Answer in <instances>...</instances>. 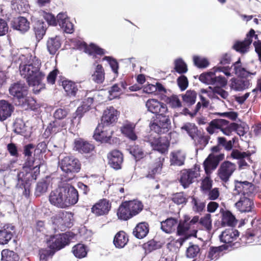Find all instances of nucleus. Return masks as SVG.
<instances>
[{
	"instance_id": "obj_1",
	"label": "nucleus",
	"mask_w": 261,
	"mask_h": 261,
	"mask_svg": "<svg viewBox=\"0 0 261 261\" xmlns=\"http://www.w3.org/2000/svg\"><path fill=\"white\" fill-rule=\"evenodd\" d=\"M166 113H162L155 116L150 123L151 130L156 134H150L144 137V142L148 143L152 148L163 154L167 151L169 146V141L166 137H161L160 134L168 132L171 127V120Z\"/></svg>"
},
{
	"instance_id": "obj_2",
	"label": "nucleus",
	"mask_w": 261,
	"mask_h": 261,
	"mask_svg": "<svg viewBox=\"0 0 261 261\" xmlns=\"http://www.w3.org/2000/svg\"><path fill=\"white\" fill-rule=\"evenodd\" d=\"M41 62L36 57L30 60L28 64H20V73L26 79L30 86L34 87V93H38L45 87L42 81L45 78V74L40 70Z\"/></svg>"
},
{
	"instance_id": "obj_3",
	"label": "nucleus",
	"mask_w": 261,
	"mask_h": 261,
	"mask_svg": "<svg viewBox=\"0 0 261 261\" xmlns=\"http://www.w3.org/2000/svg\"><path fill=\"white\" fill-rule=\"evenodd\" d=\"M118 119V111L110 107L104 111L101 122L96 128L93 138L101 143H111L110 140L114 130L112 126Z\"/></svg>"
},
{
	"instance_id": "obj_4",
	"label": "nucleus",
	"mask_w": 261,
	"mask_h": 261,
	"mask_svg": "<svg viewBox=\"0 0 261 261\" xmlns=\"http://www.w3.org/2000/svg\"><path fill=\"white\" fill-rule=\"evenodd\" d=\"M258 39L257 35L255 34V31L251 29L246 35V38L243 41H237L234 43L232 48L241 54H245L249 50L250 45L252 42V39ZM255 51L258 55V60L261 62V41L257 40V41L253 42Z\"/></svg>"
},
{
	"instance_id": "obj_5",
	"label": "nucleus",
	"mask_w": 261,
	"mask_h": 261,
	"mask_svg": "<svg viewBox=\"0 0 261 261\" xmlns=\"http://www.w3.org/2000/svg\"><path fill=\"white\" fill-rule=\"evenodd\" d=\"M65 207L74 205L79 200V193L71 184L62 182L58 187Z\"/></svg>"
},
{
	"instance_id": "obj_6",
	"label": "nucleus",
	"mask_w": 261,
	"mask_h": 261,
	"mask_svg": "<svg viewBox=\"0 0 261 261\" xmlns=\"http://www.w3.org/2000/svg\"><path fill=\"white\" fill-rule=\"evenodd\" d=\"M81 165L79 160L73 156H66L59 162L62 171L68 176L66 179L68 180L72 179L74 174L80 171Z\"/></svg>"
},
{
	"instance_id": "obj_7",
	"label": "nucleus",
	"mask_w": 261,
	"mask_h": 261,
	"mask_svg": "<svg viewBox=\"0 0 261 261\" xmlns=\"http://www.w3.org/2000/svg\"><path fill=\"white\" fill-rule=\"evenodd\" d=\"M72 238V234L70 232L50 235L46 238V243L48 247L55 253L69 244Z\"/></svg>"
},
{
	"instance_id": "obj_8",
	"label": "nucleus",
	"mask_w": 261,
	"mask_h": 261,
	"mask_svg": "<svg viewBox=\"0 0 261 261\" xmlns=\"http://www.w3.org/2000/svg\"><path fill=\"white\" fill-rule=\"evenodd\" d=\"M236 123H229V121L223 119H215L212 120L206 127L207 132L211 135L215 133L216 129H220L223 134L226 136H230L234 131Z\"/></svg>"
},
{
	"instance_id": "obj_9",
	"label": "nucleus",
	"mask_w": 261,
	"mask_h": 261,
	"mask_svg": "<svg viewBox=\"0 0 261 261\" xmlns=\"http://www.w3.org/2000/svg\"><path fill=\"white\" fill-rule=\"evenodd\" d=\"M28 86L24 82H18L12 84L9 91L10 94L17 99L19 102L23 100L24 96L28 95Z\"/></svg>"
},
{
	"instance_id": "obj_10",
	"label": "nucleus",
	"mask_w": 261,
	"mask_h": 261,
	"mask_svg": "<svg viewBox=\"0 0 261 261\" xmlns=\"http://www.w3.org/2000/svg\"><path fill=\"white\" fill-rule=\"evenodd\" d=\"M236 169L234 164L229 161H225L221 164L218 170L219 178L225 182H227Z\"/></svg>"
},
{
	"instance_id": "obj_11",
	"label": "nucleus",
	"mask_w": 261,
	"mask_h": 261,
	"mask_svg": "<svg viewBox=\"0 0 261 261\" xmlns=\"http://www.w3.org/2000/svg\"><path fill=\"white\" fill-rule=\"evenodd\" d=\"M254 191V186L248 181H235L234 194H241V196H250Z\"/></svg>"
},
{
	"instance_id": "obj_12",
	"label": "nucleus",
	"mask_w": 261,
	"mask_h": 261,
	"mask_svg": "<svg viewBox=\"0 0 261 261\" xmlns=\"http://www.w3.org/2000/svg\"><path fill=\"white\" fill-rule=\"evenodd\" d=\"M224 158V155L222 153H220L217 155L210 154L203 163L206 174H210L213 170L216 169L219 162L223 160Z\"/></svg>"
},
{
	"instance_id": "obj_13",
	"label": "nucleus",
	"mask_w": 261,
	"mask_h": 261,
	"mask_svg": "<svg viewBox=\"0 0 261 261\" xmlns=\"http://www.w3.org/2000/svg\"><path fill=\"white\" fill-rule=\"evenodd\" d=\"M239 232L236 229L231 227L228 229H225L222 231L221 234L219 236V239L221 242L224 243L226 245L232 247L235 243H231L236 241L239 236Z\"/></svg>"
},
{
	"instance_id": "obj_14",
	"label": "nucleus",
	"mask_w": 261,
	"mask_h": 261,
	"mask_svg": "<svg viewBox=\"0 0 261 261\" xmlns=\"http://www.w3.org/2000/svg\"><path fill=\"white\" fill-rule=\"evenodd\" d=\"M63 128L64 129L67 128V122L55 120L49 123L43 134V137L45 138H48L51 135L56 134L60 132Z\"/></svg>"
},
{
	"instance_id": "obj_15",
	"label": "nucleus",
	"mask_w": 261,
	"mask_h": 261,
	"mask_svg": "<svg viewBox=\"0 0 261 261\" xmlns=\"http://www.w3.org/2000/svg\"><path fill=\"white\" fill-rule=\"evenodd\" d=\"M146 107L148 111L155 114V116L168 111L166 104L155 99H148L146 102Z\"/></svg>"
},
{
	"instance_id": "obj_16",
	"label": "nucleus",
	"mask_w": 261,
	"mask_h": 261,
	"mask_svg": "<svg viewBox=\"0 0 261 261\" xmlns=\"http://www.w3.org/2000/svg\"><path fill=\"white\" fill-rule=\"evenodd\" d=\"M111 207L109 200L102 199L99 200L92 207V212L97 216L105 215L108 214Z\"/></svg>"
},
{
	"instance_id": "obj_17",
	"label": "nucleus",
	"mask_w": 261,
	"mask_h": 261,
	"mask_svg": "<svg viewBox=\"0 0 261 261\" xmlns=\"http://www.w3.org/2000/svg\"><path fill=\"white\" fill-rule=\"evenodd\" d=\"M82 109L81 108H77L75 112L73 114L72 118L69 120L67 119L64 121L67 122V128L71 133L80 128L81 120L84 114Z\"/></svg>"
},
{
	"instance_id": "obj_18",
	"label": "nucleus",
	"mask_w": 261,
	"mask_h": 261,
	"mask_svg": "<svg viewBox=\"0 0 261 261\" xmlns=\"http://www.w3.org/2000/svg\"><path fill=\"white\" fill-rule=\"evenodd\" d=\"M197 177V173L192 169H185L180 172L179 182L184 189H186L194 182Z\"/></svg>"
},
{
	"instance_id": "obj_19",
	"label": "nucleus",
	"mask_w": 261,
	"mask_h": 261,
	"mask_svg": "<svg viewBox=\"0 0 261 261\" xmlns=\"http://www.w3.org/2000/svg\"><path fill=\"white\" fill-rule=\"evenodd\" d=\"M109 164L115 170L121 169L123 156L122 153L118 150H114L108 154Z\"/></svg>"
},
{
	"instance_id": "obj_20",
	"label": "nucleus",
	"mask_w": 261,
	"mask_h": 261,
	"mask_svg": "<svg viewBox=\"0 0 261 261\" xmlns=\"http://www.w3.org/2000/svg\"><path fill=\"white\" fill-rule=\"evenodd\" d=\"M14 233V226L8 224L0 227V244L5 245L12 239Z\"/></svg>"
},
{
	"instance_id": "obj_21",
	"label": "nucleus",
	"mask_w": 261,
	"mask_h": 261,
	"mask_svg": "<svg viewBox=\"0 0 261 261\" xmlns=\"http://www.w3.org/2000/svg\"><path fill=\"white\" fill-rule=\"evenodd\" d=\"M57 18L58 24L65 33L71 34L73 32V24L70 22L66 13H60L57 16Z\"/></svg>"
},
{
	"instance_id": "obj_22",
	"label": "nucleus",
	"mask_w": 261,
	"mask_h": 261,
	"mask_svg": "<svg viewBox=\"0 0 261 261\" xmlns=\"http://www.w3.org/2000/svg\"><path fill=\"white\" fill-rule=\"evenodd\" d=\"M11 27L23 34L27 32L30 28V22L24 17L14 18L11 21Z\"/></svg>"
},
{
	"instance_id": "obj_23",
	"label": "nucleus",
	"mask_w": 261,
	"mask_h": 261,
	"mask_svg": "<svg viewBox=\"0 0 261 261\" xmlns=\"http://www.w3.org/2000/svg\"><path fill=\"white\" fill-rule=\"evenodd\" d=\"M74 148L81 153H89L94 149L93 144L82 139H78L74 140Z\"/></svg>"
},
{
	"instance_id": "obj_24",
	"label": "nucleus",
	"mask_w": 261,
	"mask_h": 261,
	"mask_svg": "<svg viewBox=\"0 0 261 261\" xmlns=\"http://www.w3.org/2000/svg\"><path fill=\"white\" fill-rule=\"evenodd\" d=\"M23 173H18L17 176V183L16 187L21 189H23V195L26 197H28L30 194L31 181L28 179V176L26 178H23Z\"/></svg>"
},
{
	"instance_id": "obj_25",
	"label": "nucleus",
	"mask_w": 261,
	"mask_h": 261,
	"mask_svg": "<svg viewBox=\"0 0 261 261\" xmlns=\"http://www.w3.org/2000/svg\"><path fill=\"white\" fill-rule=\"evenodd\" d=\"M250 196H241L239 200L236 203V207L242 213L250 212L253 205Z\"/></svg>"
},
{
	"instance_id": "obj_26",
	"label": "nucleus",
	"mask_w": 261,
	"mask_h": 261,
	"mask_svg": "<svg viewBox=\"0 0 261 261\" xmlns=\"http://www.w3.org/2000/svg\"><path fill=\"white\" fill-rule=\"evenodd\" d=\"M250 154L247 152H241L238 150H233L231 153V156L234 159L239 160L238 164L240 169H244L248 166L247 163L244 160H250Z\"/></svg>"
},
{
	"instance_id": "obj_27",
	"label": "nucleus",
	"mask_w": 261,
	"mask_h": 261,
	"mask_svg": "<svg viewBox=\"0 0 261 261\" xmlns=\"http://www.w3.org/2000/svg\"><path fill=\"white\" fill-rule=\"evenodd\" d=\"M186 157L185 152L177 150L170 154V165L174 166H181L184 165Z\"/></svg>"
},
{
	"instance_id": "obj_28",
	"label": "nucleus",
	"mask_w": 261,
	"mask_h": 261,
	"mask_svg": "<svg viewBox=\"0 0 261 261\" xmlns=\"http://www.w3.org/2000/svg\"><path fill=\"white\" fill-rule=\"evenodd\" d=\"M34 148L35 146L31 143L25 145L23 147V154L26 158L24 165L27 167L31 168L36 162V161L32 156V153Z\"/></svg>"
},
{
	"instance_id": "obj_29",
	"label": "nucleus",
	"mask_w": 261,
	"mask_h": 261,
	"mask_svg": "<svg viewBox=\"0 0 261 261\" xmlns=\"http://www.w3.org/2000/svg\"><path fill=\"white\" fill-rule=\"evenodd\" d=\"M13 111V107L5 100L0 101V120L4 121L10 117Z\"/></svg>"
},
{
	"instance_id": "obj_30",
	"label": "nucleus",
	"mask_w": 261,
	"mask_h": 261,
	"mask_svg": "<svg viewBox=\"0 0 261 261\" xmlns=\"http://www.w3.org/2000/svg\"><path fill=\"white\" fill-rule=\"evenodd\" d=\"M58 188L52 191L49 196V201L54 206L60 208H65L64 202L61 199Z\"/></svg>"
},
{
	"instance_id": "obj_31",
	"label": "nucleus",
	"mask_w": 261,
	"mask_h": 261,
	"mask_svg": "<svg viewBox=\"0 0 261 261\" xmlns=\"http://www.w3.org/2000/svg\"><path fill=\"white\" fill-rule=\"evenodd\" d=\"M177 223V219L169 218L161 223V228L166 233H170L176 229Z\"/></svg>"
},
{
	"instance_id": "obj_32",
	"label": "nucleus",
	"mask_w": 261,
	"mask_h": 261,
	"mask_svg": "<svg viewBox=\"0 0 261 261\" xmlns=\"http://www.w3.org/2000/svg\"><path fill=\"white\" fill-rule=\"evenodd\" d=\"M17 105L25 110L35 111L38 108L35 99L32 97L27 96H24L23 100H21Z\"/></svg>"
},
{
	"instance_id": "obj_33",
	"label": "nucleus",
	"mask_w": 261,
	"mask_h": 261,
	"mask_svg": "<svg viewBox=\"0 0 261 261\" xmlns=\"http://www.w3.org/2000/svg\"><path fill=\"white\" fill-rule=\"evenodd\" d=\"M240 64L241 61L239 59L233 65V70L237 76L244 79V78H247L251 75L256 74V72H251L247 70L245 68L242 67Z\"/></svg>"
},
{
	"instance_id": "obj_34",
	"label": "nucleus",
	"mask_w": 261,
	"mask_h": 261,
	"mask_svg": "<svg viewBox=\"0 0 261 261\" xmlns=\"http://www.w3.org/2000/svg\"><path fill=\"white\" fill-rule=\"evenodd\" d=\"M135 125L132 123H126L121 127L122 133L132 141H135L137 136L135 133Z\"/></svg>"
},
{
	"instance_id": "obj_35",
	"label": "nucleus",
	"mask_w": 261,
	"mask_h": 261,
	"mask_svg": "<svg viewBox=\"0 0 261 261\" xmlns=\"http://www.w3.org/2000/svg\"><path fill=\"white\" fill-rule=\"evenodd\" d=\"M149 232L148 225L147 223H139L133 231L134 235L138 239H141L145 237Z\"/></svg>"
},
{
	"instance_id": "obj_36",
	"label": "nucleus",
	"mask_w": 261,
	"mask_h": 261,
	"mask_svg": "<svg viewBox=\"0 0 261 261\" xmlns=\"http://www.w3.org/2000/svg\"><path fill=\"white\" fill-rule=\"evenodd\" d=\"M250 83L248 80L243 79H232L231 87L236 91H243L249 87Z\"/></svg>"
},
{
	"instance_id": "obj_37",
	"label": "nucleus",
	"mask_w": 261,
	"mask_h": 261,
	"mask_svg": "<svg viewBox=\"0 0 261 261\" xmlns=\"http://www.w3.org/2000/svg\"><path fill=\"white\" fill-rule=\"evenodd\" d=\"M228 249V245H222L218 247L211 246L208 251L207 257L210 260L217 259L219 253L223 250Z\"/></svg>"
},
{
	"instance_id": "obj_38",
	"label": "nucleus",
	"mask_w": 261,
	"mask_h": 261,
	"mask_svg": "<svg viewBox=\"0 0 261 261\" xmlns=\"http://www.w3.org/2000/svg\"><path fill=\"white\" fill-rule=\"evenodd\" d=\"M61 41L59 37L50 38L47 42V48L51 55H55L61 46Z\"/></svg>"
},
{
	"instance_id": "obj_39",
	"label": "nucleus",
	"mask_w": 261,
	"mask_h": 261,
	"mask_svg": "<svg viewBox=\"0 0 261 261\" xmlns=\"http://www.w3.org/2000/svg\"><path fill=\"white\" fill-rule=\"evenodd\" d=\"M124 205H127L133 216L138 215L141 212L143 207L142 202L137 200L125 201Z\"/></svg>"
},
{
	"instance_id": "obj_40",
	"label": "nucleus",
	"mask_w": 261,
	"mask_h": 261,
	"mask_svg": "<svg viewBox=\"0 0 261 261\" xmlns=\"http://www.w3.org/2000/svg\"><path fill=\"white\" fill-rule=\"evenodd\" d=\"M47 29V24L45 22L42 20H38L34 25V31L37 39L38 40L42 39L45 34Z\"/></svg>"
},
{
	"instance_id": "obj_41",
	"label": "nucleus",
	"mask_w": 261,
	"mask_h": 261,
	"mask_svg": "<svg viewBox=\"0 0 261 261\" xmlns=\"http://www.w3.org/2000/svg\"><path fill=\"white\" fill-rule=\"evenodd\" d=\"M128 239L123 231L118 232L115 236L113 243L116 248H122L127 244Z\"/></svg>"
},
{
	"instance_id": "obj_42",
	"label": "nucleus",
	"mask_w": 261,
	"mask_h": 261,
	"mask_svg": "<svg viewBox=\"0 0 261 261\" xmlns=\"http://www.w3.org/2000/svg\"><path fill=\"white\" fill-rule=\"evenodd\" d=\"M221 224L223 226H229L231 227L237 224V220L229 211H225L222 214Z\"/></svg>"
},
{
	"instance_id": "obj_43",
	"label": "nucleus",
	"mask_w": 261,
	"mask_h": 261,
	"mask_svg": "<svg viewBox=\"0 0 261 261\" xmlns=\"http://www.w3.org/2000/svg\"><path fill=\"white\" fill-rule=\"evenodd\" d=\"M190 218L186 216L184 220H180L178 225H177V234L178 236L185 235L190 227L189 221Z\"/></svg>"
},
{
	"instance_id": "obj_44",
	"label": "nucleus",
	"mask_w": 261,
	"mask_h": 261,
	"mask_svg": "<svg viewBox=\"0 0 261 261\" xmlns=\"http://www.w3.org/2000/svg\"><path fill=\"white\" fill-rule=\"evenodd\" d=\"M125 202H123L119 207L117 211V216L119 219L127 220L133 217L127 205H124Z\"/></svg>"
},
{
	"instance_id": "obj_45",
	"label": "nucleus",
	"mask_w": 261,
	"mask_h": 261,
	"mask_svg": "<svg viewBox=\"0 0 261 261\" xmlns=\"http://www.w3.org/2000/svg\"><path fill=\"white\" fill-rule=\"evenodd\" d=\"M163 165V161H161V159L155 162L150 167L148 173L146 177L151 179H154L155 175L160 173Z\"/></svg>"
},
{
	"instance_id": "obj_46",
	"label": "nucleus",
	"mask_w": 261,
	"mask_h": 261,
	"mask_svg": "<svg viewBox=\"0 0 261 261\" xmlns=\"http://www.w3.org/2000/svg\"><path fill=\"white\" fill-rule=\"evenodd\" d=\"M36 165L32 166L30 168L31 170L30 172H19V173H23V178H26L28 176V179L30 181L32 180H36L38 175L40 174V168L41 165V162H35Z\"/></svg>"
},
{
	"instance_id": "obj_47",
	"label": "nucleus",
	"mask_w": 261,
	"mask_h": 261,
	"mask_svg": "<svg viewBox=\"0 0 261 261\" xmlns=\"http://www.w3.org/2000/svg\"><path fill=\"white\" fill-rule=\"evenodd\" d=\"M64 89L69 96H76L77 91V85L71 81L65 80L62 82Z\"/></svg>"
},
{
	"instance_id": "obj_48",
	"label": "nucleus",
	"mask_w": 261,
	"mask_h": 261,
	"mask_svg": "<svg viewBox=\"0 0 261 261\" xmlns=\"http://www.w3.org/2000/svg\"><path fill=\"white\" fill-rule=\"evenodd\" d=\"M53 228L55 231H64L67 227L63 218L60 215H56L52 218Z\"/></svg>"
},
{
	"instance_id": "obj_49",
	"label": "nucleus",
	"mask_w": 261,
	"mask_h": 261,
	"mask_svg": "<svg viewBox=\"0 0 261 261\" xmlns=\"http://www.w3.org/2000/svg\"><path fill=\"white\" fill-rule=\"evenodd\" d=\"M183 101L188 106L195 103L197 97V93L193 90H188L185 94L181 95Z\"/></svg>"
},
{
	"instance_id": "obj_50",
	"label": "nucleus",
	"mask_w": 261,
	"mask_h": 261,
	"mask_svg": "<svg viewBox=\"0 0 261 261\" xmlns=\"http://www.w3.org/2000/svg\"><path fill=\"white\" fill-rule=\"evenodd\" d=\"M72 251L74 255L78 258H82L86 256L87 250L85 245L77 244L72 248Z\"/></svg>"
},
{
	"instance_id": "obj_51",
	"label": "nucleus",
	"mask_w": 261,
	"mask_h": 261,
	"mask_svg": "<svg viewBox=\"0 0 261 261\" xmlns=\"http://www.w3.org/2000/svg\"><path fill=\"white\" fill-rule=\"evenodd\" d=\"M1 261H18V255L14 251L4 249L1 252Z\"/></svg>"
},
{
	"instance_id": "obj_52",
	"label": "nucleus",
	"mask_w": 261,
	"mask_h": 261,
	"mask_svg": "<svg viewBox=\"0 0 261 261\" xmlns=\"http://www.w3.org/2000/svg\"><path fill=\"white\" fill-rule=\"evenodd\" d=\"M92 80L97 84H101L105 79L104 72L102 66L97 65L94 73L92 75Z\"/></svg>"
},
{
	"instance_id": "obj_53",
	"label": "nucleus",
	"mask_w": 261,
	"mask_h": 261,
	"mask_svg": "<svg viewBox=\"0 0 261 261\" xmlns=\"http://www.w3.org/2000/svg\"><path fill=\"white\" fill-rule=\"evenodd\" d=\"M48 185L49 182L45 179H42L39 181L36 185L35 195L36 196H40L46 193L48 189Z\"/></svg>"
},
{
	"instance_id": "obj_54",
	"label": "nucleus",
	"mask_w": 261,
	"mask_h": 261,
	"mask_svg": "<svg viewBox=\"0 0 261 261\" xmlns=\"http://www.w3.org/2000/svg\"><path fill=\"white\" fill-rule=\"evenodd\" d=\"M174 66V69L179 74L185 73L188 71L187 65L181 58H178L175 60Z\"/></svg>"
},
{
	"instance_id": "obj_55",
	"label": "nucleus",
	"mask_w": 261,
	"mask_h": 261,
	"mask_svg": "<svg viewBox=\"0 0 261 261\" xmlns=\"http://www.w3.org/2000/svg\"><path fill=\"white\" fill-rule=\"evenodd\" d=\"M200 250V248L197 245L190 243V246L186 250V256L188 258H194L199 254Z\"/></svg>"
},
{
	"instance_id": "obj_56",
	"label": "nucleus",
	"mask_w": 261,
	"mask_h": 261,
	"mask_svg": "<svg viewBox=\"0 0 261 261\" xmlns=\"http://www.w3.org/2000/svg\"><path fill=\"white\" fill-rule=\"evenodd\" d=\"M181 129L185 130L192 139H194L197 132V128L193 123H185L181 127Z\"/></svg>"
},
{
	"instance_id": "obj_57",
	"label": "nucleus",
	"mask_w": 261,
	"mask_h": 261,
	"mask_svg": "<svg viewBox=\"0 0 261 261\" xmlns=\"http://www.w3.org/2000/svg\"><path fill=\"white\" fill-rule=\"evenodd\" d=\"M40 15L43 16L44 19L46 21V24L57 25L58 24L57 18H56L54 15L52 14L45 12L44 11H41L40 12Z\"/></svg>"
},
{
	"instance_id": "obj_58",
	"label": "nucleus",
	"mask_w": 261,
	"mask_h": 261,
	"mask_svg": "<svg viewBox=\"0 0 261 261\" xmlns=\"http://www.w3.org/2000/svg\"><path fill=\"white\" fill-rule=\"evenodd\" d=\"M234 141V138L227 141L224 137H219L218 138V145L224 147L226 150H231L232 149Z\"/></svg>"
},
{
	"instance_id": "obj_59",
	"label": "nucleus",
	"mask_w": 261,
	"mask_h": 261,
	"mask_svg": "<svg viewBox=\"0 0 261 261\" xmlns=\"http://www.w3.org/2000/svg\"><path fill=\"white\" fill-rule=\"evenodd\" d=\"M214 72H210L207 73H202L199 76V80L207 85H213L214 84L213 77Z\"/></svg>"
},
{
	"instance_id": "obj_60",
	"label": "nucleus",
	"mask_w": 261,
	"mask_h": 261,
	"mask_svg": "<svg viewBox=\"0 0 261 261\" xmlns=\"http://www.w3.org/2000/svg\"><path fill=\"white\" fill-rule=\"evenodd\" d=\"M69 111L65 108H58L55 110L53 116L55 120L60 121L66 117L68 114Z\"/></svg>"
},
{
	"instance_id": "obj_61",
	"label": "nucleus",
	"mask_w": 261,
	"mask_h": 261,
	"mask_svg": "<svg viewBox=\"0 0 261 261\" xmlns=\"http://www.w3.org/2000/svg\"><path fill=\"white\" fill-rule=\"evenodd\" d=\"M55 251L50 249H41L39 251L40 261H47L55 254Z\"/></svg>"
},
{
	"instance_id": "obj_62",
	"label": "nucleus",
	"mask_w": 261,
	"mask_h": 261,
	"mask_svg": "<svg viewBox=\"0 0 261 261\" xmlns=\"http://www.w3.org/2000/svg\"><path fill=\"white\" fill-rule=\"evenodd\" d=\"M172 201L178 205L186 204L187 202V198L184 192L176 193L173 195Z\"/></svg>"
},
{
	"instance_id": "obj_63",
	"label": "nucleus",
	"mask_w": 261,
	"mask_h": 261,
	"mask_svg": "<svg viewBox=\"0 0 261 261\" xmlns=\"http://www.w3.org/2000/svg\"><path fill=\"white\" fill-rule=\"evenodd\" d=\"M193 62L195 66L200 68H205L208 65V62L206 59L199 56H194Z\"/></svg>"
},
{
	"instance_id": "obj_64",
	"label": "nucleus",
	"mask_w": 261,
	"mask_h": 261,
	"mask_svg": "<svg viewBox=\"0 0 261 261\" xmlns=\"http://www.w3.org/2000/svg\"><path fill=\"white\" fill-rule=\"evenodd\" d=\"M103 60H106L108 62L112 71L115 74H117L119 65L117 61L112 57L109 56H105L103 58Z\"/></svg>"
}]
</instances>
